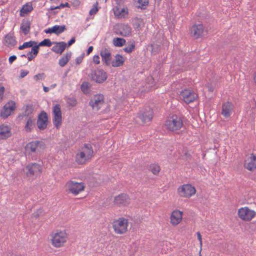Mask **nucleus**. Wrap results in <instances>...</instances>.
I'll list each match as a JSON object with an SVG mask.
<instances>
[{
	"label": "nucleus",
	"mask_w": 256,
	"mask_h": 256,
	"mask_svg": "<svg viewBox=\"0 0 256 256\" xmlns=\"http://www.w3.org/2000/svg\"><path fill=\"white\" fill-rule=\"evenodd\" d=\"M165 126L167 129L174 132L180 130L183 126V122L180 117L176 114H173L166 121Z\"/></svg>",
	"instance_id": "nucleus-1"
},
{
	"label": "nucleus",
	"mask_w": 256,
	"mask_h": 256,
	"mask_svg": "<svg viewBox=\"0 0 256 256\" xmlns=\"http://www.w3.org/2000/svg\"><path fill=\"white\" fill-rule=\"evenodd\" d=\"M92 72L89 74L88 76L92 81L98 84H102L105 82L108 78V74L102 68L92 70Z\"/></svg>",
	"instance_id": "nucleus-2"
},
{
	"label": "nucleus",
	"mask_w": 256,
	"mask_h": 256,
	"mask_svg": "<svg viewBox=\"0 0 256 256\" xmlns=\"http://www.w3.org/2000/svg\"><path fill=\"white\" fill-rule=\"evenodd\" d=\"M26 150H30L32 152L42 154L46 148V145L42 140H32L25 146Z\"/></svg>",
	"instance_id": "nucleus-3"
},
{
	"label": "nucleus",
	"mask_w": 256,
	"mask_h": 256,
	"mask_svg": "<svg viewBox=\"0 0 256 256\" xmlns=\"http://www.w3.org/2000/svg\"><path fill=\"white\" fill-rule=\"evenodd\" d=\"M238 214L242 220L249 222L256 216V212L248 207H244L238 210Z\"/></svg>",
	"instance_id": "nucleus-4"
},
{
	"label": "nucleus",
	"mask_w": 256,
	"mask_h": 256,
	"mask_svg": "<svg viewBox=\"0 0 256 256\" xmlns=\"http://www.w3.org/2000/svg\"><path fill=\"white\" fill-rule=\"evenodd\" d=\"M112 227L114 232L118 234H123L127 231V220L124 218H120L118 220L114 222Z\"/></svg>",
	"instance_id": "nucleus-5"
},
{
	"label": "nucleus",
	"mask_w": 256,
	"mask_h": 256,
	"mask_svg": "<svg viewBox=\"0 0 256 256\" xmlns=\"http://www.w3.org/2000/svg\"><path fill=\"white\" fill-rule=\"evenodd\" d=\"M153 118V110L150 107H146L138 113L137 118L141 120L142 124H146L152 120Z\"/></svg>",
	"instance_id": "nucleus-6"
},
{
	"label": "nucleus",
	"mask_w": 256,
	"mask_h": 256,
	"mask_svg": "<svg viewBox=\"0 0 256 256\" xmlns=\"http://www.w3.org/2000/svg\"><path fill=\"white\" fill-rule=\"evenodd\" d=\"M178 191L180 196L190 198L196 194V190L190 184H186L180 186Z\"/></svg>",
	"instance_id": "nucleus-7"
},
{
	"label": "nucleus",
	"mask_w": 256,
	"mask_h": 256,
	"mask_svg": "<svg viewBox=\"0 0 256 256\" xmlns=\"http://www.w3.org/2000/svg\"><path fill=\"white\" fill-rule=\"evenodd\" d=\"M48 124V116L44 110H42L38 114L36 126L40 130H44L46 128Z\"/></svg>",
	"instance_id": "nucleus-8"
},
{
	"label": "nucleus",
	"mask_w": 256,
	"mask_h": 256,
	"mask_svg": "<svg viewBox=\"0 0 256 256\" xmlns=\"http://www.w3.org/2000/svg\"><path fill=\"white\" fill-rule=\"evenodd\" d=\"M114 29L116 34L124 37L130 36L132 33V28L128 24H118Z\"/></svg>",
	"instance_id": "nucleus-9"
},
{
	"label": "nucleus",
	"mask_w": 256,
	"mask_h": 256,
	"mask_svg": "<svg viewBox=\"0 0 256 256\" xmlns=\"http://www.w3.org/2000/svg\"><path fill=\"white\" fill-rule=\"evenodd\" d=\"M52 114L54 115V124L56 128H58L62 123V114L60 104H56L53 107Z\"/></svg>",
	"instance_id": "nucleus-10"
},
{
	"label": "nucleus",
	"mask_w": 256,
	"mask_h": 256,
	"mask_svg": "<svg viewBox=\"0 0 256 256\" xmlns=\"http://www.w3.org/2000/svg\"><path fill=\"white\" fill-rule=\"evenodd\" d=\"M116 6H114L113 8L115 16L118 18H126V16L128 14V9L126 7L123 8L120 10V7L123 4L124 0H115Z\"/></svg>",
	"instance_id": "nucleus-11"
},
{
	"label": "nucleus",
	"mask_w": 256,
	"mask_h": 256,
	"mask_svg": "<svg viewBox=\"0 0 256 256\" xmlns=\"http://www.w3.org/2000/svg\"><path fill=\"white\" fill-rule=\"evenodd\" d=\"M16 109V102L13 100L8 102L2 108L0 116L2 118H6Z\"/></svg>",
	"instance_id": "nucleus-12"
},
{
	"label": "nucleus",
	"mask_w": 256,
	"mask_h": 256,
	"mask_svg": "<svg viewBox=\"0 0 256 256\" xmlns=\"http://www.w3.org/2000/svg\"><path fill=\"white\" fill-rule=\"evenodd\" d=\"M180 96L182 97L184 100L186 104L193 102L198 98V94L190 90H184L180 92Z\"/></svg>",
	"instance_id": "nucleus-13"
},
{
	"label": "nucleus",
	"mask_w": 256,
	"mask_h": 256,
	"mask_svg": "<svg viewBox=\"0 0 256 256\" xmlns=\"http://www.w3.org/2000/svg\"><path fill=\"white\" fill-rule=\"evenodd\" d=\"M26 170H27L26 175L27 176H34L38 172H42V166L38 163H30L26 166Z\"/></svg>",
	"instance_id": "nucleus-14"
},
{
	"label": "nucleus",
	"mask_w": 256,
	"mask_h": 256,
	"mask_svg": "<svg viewBox=\"0 0 256 256\" xmlns=\"http://www.w3.org/2000/svg\"><path fill=\"white\" fill-rule=\"evenodd\" d=\"M66 234L60 232L54 234L52 238V244L56 247L61 246L66 242Z\"/></svg>",
	"instance_id": "nucleus-15"
},
{
	"label": "nucleus",
	"mask_w": 256,
	"mask_h": 256,
	"mask_svg": "<svg viewBox=\"0 0 256 256\" xmlns=\"http://www.w3.org/2000/svg\"><path fill=\"white\" fill-rule=\"evenodd\" d=\"M104 103V96L102 94H96L94 96L93 98L91 99L89 102V105L91 106L92 109L96 108V110H98L100 108V105Z\"/></svg>",
	"instance_id": "nucleus-16"
},
{
	"label": "nucleus",
	"mask_w": 256,
	"mask_h": 256,
	"mask_svg": "<svg viewBox=\"0 0 256 256\" xmlns=\"http://www.w3.org/2000/svg\"><path fill=\"white\" fill-rule=\"evenodd\" d=\"M68 190L74 195L78 194L80 192L84 190L85 188L84 182H71L68 186Z\"/></svg>",
	"instance_id": "nucleus-17"
},
{
	"label": "nucleus",
	"mask_w": 256,
	"mask_h": 256,
	"mask_svg": "<svg viewBox=\"0 0 256 256\" xmlns=\"http://www.w3.org/2000/svg\"><path fill=\"white\" fill-rule=\"evenodd\" d=\"M204 26L202 24H194L191 28V34L195 39H198L203 36Z\"/></svg>",
	"instance_id": "nucleus-18"
},
{
	"label": "nucleus",
	"mask_w": 256,
	"mask_h": 256,
	"mask_svg": "<svg viewBox=\"0 0 256 256\" xmlns=\"http://www.w3.org/2000/svg\"><path fill=\"white\" fill-rule=\"evenodd\" d=\"M244 166L250 171H254L256 168V155L250 154L245 160Z\"/></svg>",
	"instance_id": "nucleus-19"
},
{
	"label": "nucleus",
	"mask_w": 256,
	"mask_h": 256,
	"mask_svg": "<svg viewBox=\"0 0 256 256\" xmlns=\"http://www.w3.org/2000/svg\"><path fill=\"white\" fill-rule=\"evenodd\" d=\"M129 200L130 198L128 196L123 193L114 198V203L118 206L120 205L125 206L129 203Z\"/></svg>",
	"instance_id": "nucleus-20"
},
{
	"label": "nucleus",
	"mask_w": 256,
	"mask_h": 256,
	"mask_svg": "<svg viewBox=\"0 0 256 256\" xmlns=\"http://www.w3.org/2000/svg\"><path fill=\"white\" fill-rule=\"evenodd\" d=\"M11 128L8 125L2 124L0 125V138L2 140H6L11 136Z\"/></svg>",
	"instance_id": "nucleus-21"
},
{
	"label": "nucleus",
	"mask_w": 256,
	"mask_h": 256,
	"mask_svg": "<svg viewBox=\"0 0 256 256\" xmlns=\"http://www.w3.org/2000/svg\"><path fill=\"white\" fill-rule=\"evenodd\" d=\"M182 212L178 210H174L170 216V222L174 226L178 224L182 220Z\"/></svg>",
	"instance_id": "nucleus-22"
},
{
	"label": "nucleus",
	"mask_w": 256,
	"mask_h": 256,
	"mask_svg": "<svg viewBox=\"0 0 256 256\" xmlns=\"http://www.w3.org/2000/svg\"><path fill=\"white\" fill-rule=\"evenodd\" d=\"M53 44L56 45L52 48V50L58 54H62L67 46L66 43L64 42H53Z\"/></svg>",
	"instance_id": "nucleus-23"
},
{
	"label": "nucleus",
	"mask_w": 256,
	"mask_h": 256,
	"mask_svg": "<svg viewBox=\"0 0 256 256\" xmlns=\"http://www.w3.org/2000/svg\"><path fill=\"white\" fill-rule=\"evenodd\" d=\"M5 45L8 47H14L17 43L15 37L14 36V33H8L6 35L4 38Z\"/></svg>",
	"instance_id": "nucleus-24"
},
{
	"label": "nucleus",
	"mask_w": 256,
	"mask_h": 256,
	"mask_svg": "<svg viewBox=\"0 0 256 256\" xmlns=\"http://www.w3.org/2000/svg\"><path fill=\"white\" fill-rule=\"evenodd\" d=\"M232 106V104L228 102L223 104L222 110V114L224 118H228L230 116Z\"/></svg>",
	"instance_id": "nucleus-25"
},
{
	"label": "nucleus",
	"mask_w": 256,
	"mask_h": 256,
	"mask_svg": "<svg viewBox=\"0 0 256 256\" xmlns=\"http://www.w3.org/2000/svg\"><path fill=\"white\" fill-rule=\"evenodd\" d=\"M115 59L112 62V66L113 67H120L124 65V56L120 54H116Z\"/></svg>",
	"instance_id": "nucleus-26"
},
{
	"label": "nucleus",
	"mask_w": 256,
	"mask_h": 256,
	"mask_svg": "<svg viewBox=\"0 0 256 256\" xmlns=\"http://www.w3.org/2000/svg\"><path fill=\"white\" fill-rule=\"evenodd\" d=\"M86 152H81L76 154V162L80 164H85V162L91 158L88 156V154L86 155Z\"/></svg>",
	"instance_id": "nucleus-27"
},
{
	"label": "nucleus",
	"mask_w": 256,
	"mask_h": 256,
	"mask_svg": "<svg viewBox=\"0 0 256 256\" xmlns=\"http://www.w3.org/2000/svg\"><path fill=\"white\" fill-rule=\"evenodd\" d=\"M35 118H32V116H29L24 126V130L27 132H30L35 127Z\"/></svg>",
	"instance_id": "nucleus-28"
},
{
	"label": "nucleus",
	"mask_w": 256,
	"mask_h": 256,
	"mask_svg": "<svg viewBox=\"0 0 256 256\" xmlns=\"http://www.w3.org/2000/svg\"><path fill=\"white\" fill-rule=\"evenodd\" d=\"M32 10V4L30 2H28L22 6L20 10V16H24L26 14H28Z\"/></svg>",
	"instance_id": "nucleus-29"
},
{
	"label": "nucleus",
	"mask_w": 256,
	"mask_h": 256,
	"mask_svg": "<svg viewBox=\"0 0 256 256\" xmlns=\"http://www.w3.org/2000/svg\"><path fill=\"white\" fill-rule=\"evenodd\" d=\"M132 24L134 28L138 31L142 29V26H144L143 19L138 17H135L132 20Z\"/></svg>",
	"instance_id": "nucleus-30"
},
{
	"label": "nucleus",
	"mask_w": 256,
	"mask_h": 256,
	"mask_svg": "<svg viewBox=\"0 0 256 256\" xmlns=\"http://www.w3.org/2000/svg\"><path fill=\"white\" fill-rule=\"evenodd\" d=\"M30 25L31 23L30 20H25L24 19L22 20L20 29L22 31L24 35H27L29 33Z\"/></svg>",
	"instance_id": "nucleus-31"
},
{
	"label": "nucleus",
	"mask_w": 256,
	"mask_h": 256,
	"mask_svg": "<svg viewBox=\"0 0 256 256\" xmlns=\"http://www.w3.org/2000/svg\"><path fill=\"white\" fill-rule=\"evenodd\" d=\"M100 56L102 57V62L106 66H109L112 64V54L110 52L103 53L100 52Z\"/></svg>",
	"instance_id": "nucleus-32"
},
{
	"label": "nucleus",
	"mask_w": 256,
	"mask_h": 256,
	"mask_svg": "<svg viewBox=\"0 0 256 256\" xmlns=\"http://www.w3.org/2000/svg\"><path fill=\"white\" fill-rule=\"evenodd\" d=\"M72 54V52H67L66 55L62 57V58L59 60V65L62 67L65 66L70 60Z\"/></svg>",
	"instance_id": "nucleus-33"
},
{
	"label": "nucleus",
	"mask_w": 256,
	"mask_h": 256,
	"mask_svg": "<svg viewBox=\"0 0 256 256\" xmlns=\"http://www.w3.org/2000/svg\"><path fill=\"white\" fill-rule=\"evenodd\" d=\"M128 46L125 47L124 48V50L128 53L130 54L132 53L135 49L136 48V44H135V41L133 40L129 41L127 43Z\"/></svg>",
	"instance_id": "nucleus-34"
},
{
	"label": "nucleus",
	"mask_w": 256,
	"mask_h": 256,
	"mask_svg": "<svg viewBox=\"0 0 256 256\" xmlns=\"http://www.w3.org/2000/svg\"><path fill=\"white\" fill-rule=\"evenodd\" d=\"M53 34L58 36L61 33L66 30V28L65 25L58 26L55 25L52 26Z\"/></svg>",
	"instance_id": "nucleus-35"
},
{
	"label": "nucleus",
	"mask_w": 256,
	"mask_h": 256,
	"mask_svg": "<svg viewBox=\"0 0 256 256\" xmlns=\"http://www.w3.org/2000/svg\"><path fill=\"white\" fill-rule=\"evenodd\" d=\"M113 44L116 47H122L126 44V40L122 38H114L112 40Z\"/></svg>",
	"instance_id": "nucleus-36"
},
{
	"label": "nucleus",
	"mask_w": 256,
	"mask_h": 256,
	"mask_svg": "<svg viewBox=\"0 0 256 256\" xmlns=\"http://www.w3.org/2000/svg\"><path fill=\"white\" fill-rule=\"evenodd\" d=\"M92 87V84L88 82H84L82 83L80 86L81 90L84 94H88L89 92V90Z\"/></svg>",
	"instance_id": "nucleus-37"
},
{
	"label": "nucleus",
	"mask_w": 256,
	"mask_h": 256,
	"mask_svg": "<svg viewBox=\"0 0 256 256\" xmlns=\"http://www.w3.org/2000/svg\"><path fill=\"white\" fill-rule=\"evenodd\" d=\"M148 170L151 171L154 174L157 175L159 173L160 168L158 164H153L150 166Z\"/></svg>",
	"instance_id": "nucleus-38"
},
{
	"label": "nucleus",
	"mask_w": 256,
	"mask_h": 256,
	"mask_svg": "<svg viewBox=\"0 0 256 256\" xmlns=\"http://www.w3.org/2000/svg\"><path fill=\"white\" fill-rule=\"evenodd\" d=\"M149 46L151 48V53L152 54L156 55L160 51V46L159 44H152Z\"/></svg>",
	"instance_id": "nucleus-39"
},
{
	"label": "nucleus",
	"mask_w": 256,
	"mask_h": 256,
	"mask_svg": "<svg viewBox=\"0 0 256 256\" xmlns=\"http://www.w3.org/2000/svg\"><path fill=\"white\" fill-rule=\"evenodd\" d=\"M84 147L86 149V154H88V158H92L94 153V151L91 144H84Z\"/></svg>",
	"instance_id": "nucleus-40"
},
{
	"label": "nucleus",
	"mask_w": 256,
	"mask_h": 256,
	"mask_svg": "<svg viewBox=\"0 0 256 256\" xmlns=\"http://www.w3.org/2000/svg\"><path fill=\"white\" fill-rule=\"evenodd\" d=\"M39 46H48L50 47L53 44V42H52L50 39L49 38H44L43 40L39 42Z\"/></svg>",
	"instance_id": "nucleus-41"
},
{
	"label": "nucleus",
	"mask_w": 256,
	"mask_h": 256,
	"mask_svg": "<svg viewBox=\"0 0 256 256\" xmlns=\"http://www.w3.org/2000/svg\"><path fill=\"white\" fill-rule=\"evenodd\" d=\"M138 2L140 4L138 6L136 7L138 8H140L144 10L146 9V6H148L149 4L148 0H138Z\"/></svg>",
	"instance_id": "nucleus-42"
},
{
	"label": "nucleus",
	"mask_w": 256,
	"mask_h": 256,
	"mask_svg": "<svg viewBox=\"0 0 256 256\" xmlns=\"http://www.w3.org/2000/svg\"><path fill=\"white\" fill-rule=\"evenodd\" d=\"M67 103L72 106H75L77 104V100L76 98L74 97H69L66 100Z\"/></svg>",
	"instance_id": "nucleus-43"
},
{
	"label": "nucleus",
	"mask_w": 256,
	"mask_h": 256,
	"mask_svg": "<svg viewBox=\"0 0 256 256\" xmlns=\"http://www.w3.org/2000/svg\"><path fill=\"white\" fill-rule=\"evenodd\" d=\"M98 2H96L92 8L90 10L89 14L90 16L96 14L98 11Z\"/></svg>",
	"instance_id": "nucleus-44"
},
{
	"label": "nucleus",
	"mask_w": 256,
	"mask_h": 256,
	"mask_svg": "<svg viewBox=\"0 0 256 256\" xmlns=\"http://www.w3.org/2000/svg\"><path fill=\"white\" fill-rule=\"evenodd\" d=\"M65 7L70 8V4L68 2H66L65 4L61 3L59 6H51L50 8V10H54L56 9H60Z\"/></svg>",
	"instance_id": "nucleus-45"
},
{
	"label": "nucleus",
	"mask_w": 256,
	"mask_h": 256,
	"mask_svg": "<svg viewBox=\"0 0 256 256\" xmlns=\"http://www.w3.org/2000/svg\"><path fill=\"white\" fill-rule=\"evenodd\" d=\"M40 46H39V44H34L32 47L31 49L33 55L36 56L40 50Z\"/></svg>",
	"instance_id": "nucleus-46"
},
{
	"label": "nucleus",
	"mask_w": 256,
	"mask_h": 256,
	"mask_svg": "<svg viewBox=\"0 0 256 256\" xmlns=\"http://www.w3.org/2000/svg\"><path fill=\"white\" fill-rule=\"evenodd\" d=\"M38 44L36 41L30 40L28 42H25L24 43L25 48H28L32 47L34 44Z\"/></svg>",
	"instance_id": "nucleus-47"
},
{
	"label": "nucleus",
	"mask_w": 256,
	"mask_h": 256,
	"mask_svg": "<svg viewBox=\"0 0 256 256\" xmlns=\"http://www.w3.org/2000/svg\"><path fill=\"white\" fill-rule=\"evenodd\" d=\"M84 56V53L83 52L80 56L78 57L76 59V65H79L80 64L82 63L83 58Z\"/></svg>",
	"instance_id": "nucleus-48"
},
{
	"label": "nucleus",
	"mask_w": 256,
	"mask_h": 256,
	"mask_svg": "<svg viewBox=\"0 0 256 256\" xmlns=\"http://www.w3.org/2000/svg\"><path fill=\"white\" fill-rule=\"evenodd\" d=\"M44 76H45V74H44V73L42 72V73L38 74L35 75L34 76V80H36V81H38L39 80L44 79Z\"/></svg>",
	"instance_id": "nucleus-49"
},
{
	"label": "nucleus",
	"mask_w": 256,
	"mask_h": 256,
	"mask_svg": "<svg viewBox=\"0 0 256 256\" xmlns=\"http://www.w3.org/2000/svg\"><path fill=\"white\" fill-rule=\"evenodd\" d=\"M26 110L28 112V113L31 115V114L34 112V106L33 105H27L26 106Z\"/></svg>",
	"instance_id": "nucleus-50"
},
{
	"label": "nucleus",
	"mask_w": 256,
	"mask_h": 256,
	"mask_svg": "<svg viewBox=\"0 0 256 256\" xmlns=\"http://www.w3.org/2000/svg\"><path fill=\"white\" fill-rule=\"evenodd\" d=\"M28 72H29L28 71H26L23 70H20V73L19 78H24L25 76H26L28 74Z\"/></svg>",
	"instance_id": "nucleus-51"
},
{
	"label": "nucleus",
	"mask_w": 256,
	"mask_h": 256,
	"mask_svg": "<svg viewBox=\"0 0 256 256\" xmlns=\"http://www.w3.org/2000/svg\"><path fill=\"white\" fill-rule=\"evenodd\" d=\"M146 82L148 84H152L154 83V80L152 76H149L146 78Z\"/></svg>",
	"instance_id": "nucleus-52"
},
{
	"label": "nucleus",
	"mask_w": 256,
	"mask_h": 256,
	"mask_svg": "<svg viewBox=\"0 0 256 256\" xmlns=\"http://www.w3.org/2000/svg\"><path fill=\"white\" fill-rule=\"evenodd\" d=\"M93 60L96 64H99L100 63V56L98 55H95L93 57Z\"/></svg>",
	"instance_id": "nucleus-53"
},
{
	"label": "nucleus",
	"mask_w": 256,
	"mask_h": 256,
	"mask_svg": "<svg viewBox=\"0 0 256 256\" xmlns=\"http://www.w3.org/2000/svg\"><path fill=\"white\" fill-rule=\"evenodd\" d=\"M76 42V38L74 36L72 37L68 42L67 44L68 46H71Z\"/></svg>",
	"instance_id": "nucleus-54"
},
{
	"label": "nucleus",
	"mask_w": 256,
	"mask_h": 256,
	"mask_svg": "<svg viewBox=\"0 0 256 256\" xmlns=\"http://www.w3.org/2000/svg\"><path fill=\"white\" fill-rule=\"evenodd\" d=\"M41 213H42L41 210L40 209V210H38L36 212H34L33 214V216H34V218H38L40 216V215Z\"/></svg>",
	"instance_id": "nucleus-55"
},
{
	"label": "nucleus",
	"mask_w": 256,
	"mask_h": 256,
	"mask_svg": "<svg viewBox=\"0 0 256 256\" xmlns=\"http://www.w3.org/2000/svg\"><path fill=\"white\" fill-rule=\"evenodd\" d=\"M16 59V56L15 55L10 56L8 58V62L10 64H12V62Z\"/></svg>",
	"instance_id": "nucleus-56"
},
{
	"label": "nucleus",
	"mask_w": 256,
	"mask_h": 256,
	"mask_svg": "<svg viewBox=\"0 0 256 256\" xmlns=\"http://www.w3.org/2000/svg\"><path fill=\"white\" fill-rule=\"evenodd\" d=\"M80 2L79 0H74L72 2V5L73 6L77 7L80 6Z\"/></svg>",
	"instance_id": "nucleus-57"
},
{
	"label": "nucleus",
	"mask_w": 256,
	"mask_h": 256,
	"mask_svg": "<svg viewBox=\"0 0 256 256\" xmlns=\"http://www.w3.org/2000/svg\"><path fill=\"white\" fill-rule=\"evenodd\" d=\"M196 234H197V236H198V239L200 241V246H202V235H201V234H200V232H196Z\"/></svg>",
	"instance_id": "nucleus-58"
},
{
	"label": "nucleus",
	"mask_w": 256,
	"mask_h": 256,
	"mask_svg": "<svg viewBox=\"0 0 256 256\" xmlns=\"http://www.w3.org/2000/svg\"><path fill=\"white\" fill-rule=\"evenodd\" d=\"M44 32L46 34H53L52 27L49 28H48L47 29L44 30Z\"/></svg>",
	"instance_id": "nucleus-59"
},
{
	"label": "nucleus",
	"mask_w": 256,
	"mask_h": 256,
	"mask_svg": "<svg viewBox=\"0 0 256 256\" xmlns=\"http://www.w3.org/2000/svg\"><path fill=\"white\" fill-rule=\"evenodd\" d=\"M4 86H0V98H2L4 92Z\"/></svg>",
	"instance_id": "nucleus-60"
},
{
	"label": "nucleus",
	"mask_w": 256,
	"mask_h": 256,
	"mask_svg": "<svg viewBox=\"0 0 256 256\" xmlns=\"http://www.w3.org/2000/svg\"><path fill=\"white\" fill-rule=\"evenodd\" d=\"M94 48L92 46H90L87 50H86V54L88 55L90 54L93 50Z\"/></svg>",
	"instance_id": "nucleus-61"
},
{
	"label": "nucleus",
	"mask_w": 256,
	"mask_h": 256,
	"mask_svg": "<svg viewBox=\"0 0 256 256\" xmlns=\"http://www.w3.org/2000/svg\"><path fill=\"white\" fill-rule=\"evenodd\" d=\"M36 57V56H34V55L32 54V55H30V56H28V61H31Z\"/></svg>",
	"instance_id": "nucleus-62"
},
{
	"label": "nucleus",
	"mask_w": 256,
	"mask_h": 256,
	"mask_svg": "<svg viewBox=\"0 0 256 256\" xmlns=\"http://www.w3.org/2000/svg\"><path fill=\"white\" fill-rule=\"evenodd\" d=\"M23 116H30V114L28 113V111H26V109L24 112V113H23Z\"/></svg>",
	"instance_id": "nucleus-63"
},
{
	"label": "nucleus",
	"mask_w": 256,
	"mask_h": 256,
	"mask_svg": "<svg viewBox=\"0 0 256 256\" xmlns=\"http://www.w3.org/2000/svg\"><path fill=\"white\" fill-rule=\"evenodd\" d=\"M24 117V116H23V114H20L17 117V120H22Z\"/></svg>",
	"instance_id": "nucleus-64"
}]
</instances>
